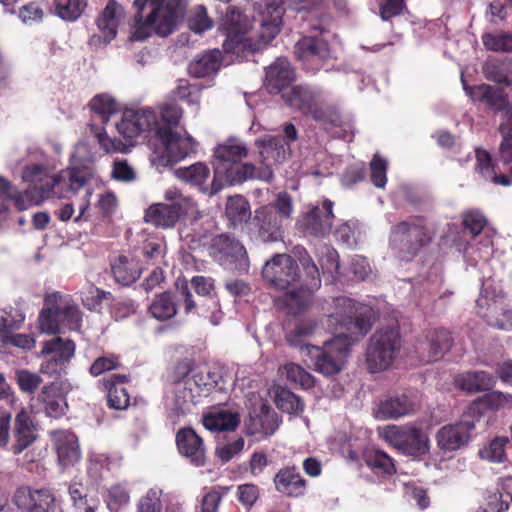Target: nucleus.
Segmentation results:
<instances>
[{"instance_id": "obj_1", "label": "nucleus", "mask_w": 512, "mask_h": 512, "mask_svg": "<svg viewBox=\"0 0 512 512\" xmlns=\"http://www.w3.org/2000/svg\"><path fill=\"white\" fill-rule=\"evenodd\" d=\"M324 309L327 313V326L336 335L326 341L322 348L305 343L315 329L311 320L298 323L288 333L287 341L291 346L306 349L313 359L315 369L329 376L342 369L350 347L370 330L373 311L370 306L356 303L348 297L334 298Z\"/></svg>"}, {"instance_id": "obj_2", "label": "nucleus", "mask_w": 512, "mask_h": 512, "mask_svg": "<svg viewBox=\"0 0 512 512\" xmlns=\"http://www.w3.org/2000/svg\"><path fill=\"white\" fill-rule=\"evenodd\" d=\"M21 180L27 188L18 191L8 179L0 176V191L13 197L17 209L26 210L54 196L65 197V192L79 191L85 185L87 175L74 167L55 173V168L49 162L41 161L25 165Z\"/></svg>"}, {"instance_id": "obj_3", "label": "nucleus", "mask_w": 512, "mask_h": 512, "mask_svg": "<svg viewBox=\"0 0 512 512\" xmlns=\"http://www.w3.org/2000/svg\"><path fill=\"white\" fill-rule=\"evenodd\" d=\"M253 13L258 17L259 29L252 32L253 21L247 12L231 8L222 19L221 28L226 33L223 49L226 53L242 49L259 50L280 32L284 14L283 0H255Z\"/></svg>"}, {"instance_id": "obj_4", "label": "nucleus", "mask_w": 512, "mask_h": 512, "mask_svg": "<svg viewBox=\"0 0 512 512\" xmlns=\"http://www.w3.org/2000/svg\"><path fill=\"white\" fill-rule=\"evenodd\" d=\"M281 94L288 106L310 115L327 130L345 125L339 110L335 106L329 105L319 92L308 87L295 86L287 88Z\"/></svg>"}, {"instance_id": "obj_5", "label": "nucleus", "mask_w": 512, "mask_h": 512, "mask_svg": "<svg viewBox=\"0 0 512 512\" xmlns=\"http://www.w3.org/2000/svg\"><path fill=\"white\" fill-rule=\"evenodd\" d=\"M248 154L244 143L237 139H228L214 150L213 167L216 178L233 185L254 178L255 166L241 163Z\"/></svg>"}, {"instance_id": "obj_6", "label": "nucleus", "mask_w": 512, "mask_h": 512, "mask_svg": "<svg viewBox=\"0 0 512 512\" xmlns=\"http://www.w3.org/2000/svg\"><path fill=\"white\" fill-rule=\"evenodd\" d=\"M285 138L264 135L255 141L259 158L264 165L262 169L255 168L254 178L269 181L273 177L272 166L284 162L291 154L289 142L297 139V130L293 124L284 126Z\"/></svg>"}, {"instance_id": "obj_7", "label": "nucleus", "mask_w": 512, "mask_h": 512, "mask_svg": "<svg viewBox=\"0 0 512 512\" xmlns=\"http://www.w3.org/2000/svg\"><path fill=\"white\" fill-rule=\"evenodd\" d=\"M164 199L170 204L156 203L145 213V221L161 228L174 227L181 216L193 215L197 207L193 199L178 188L170 187L164 192Z\"/></svg>"}, {"instance_id": "obj_8", "label": "nucleus", "mask_w": 512, "mask_h": 512, "mask_svg": "<svg viewBox=\"0 0 512 512\" xmlns=\"http://www.w3.org/2000/svg\"><path fill=\"white\" fill-rule=\"evenodd\" d=\"M430 240L431 234L423 220L414 218L402 221L392 228L389 245L395 257L409 261Z\"/></svg>"}, {"instance_id": "obj_9", "label": "nucleus", "mask_w": 512, "mask_h": 512, "mask_svg": "<svg viewBox=\"0 0 512 512\" xmlns=\"http://www.w3.org/2000/svg\"><path fill=\"white\" fill-rule=\"evenodd\" d=\"M401 349V338L396 328L377 330L366 351V362L371 372H381L390 368Z\"/></svg>"}, {"instance_id": "obj_10", "label": "nucleus", "mask_w": 512, "mask_h": 512, "mask_svg": "<svg viewBox=\"0 0 512 512\" xmlns=\"http://www.w3.org/2000/svg\"><path fill=\"white\" fill-rule=\"evenodd\" d=\"M158 139L160 145L150 155V162L157 170L171 166L195 153L198 145L190 135H180L167 128Z\"/></svg>"}, {"instance_id": "obj_11", "label": "nucleus", "mask_w": 512, "mask_h": 512, "mask_svg": "<svg viewBox=\"0 0 512 512\" xmlns=\"http://www.w3.org/2000/svg\"><path fill=\"white\" fill-rule=\"evenodd\" d=\"M379 435L404 455L422 456L429 452L428 434L414 425H389L379 428Z\"/></svg>"}, {"instance_id": "obj_12", "label": "nucleus", "mask_w": 512, "mask_h": 512, "mask_svg": "<svg viewBox=\"0 0 512 512\" xmlns=\"http://www.w3.org/2000/svg\"><path fill=\"white\" fill-rule=\"evenodd\" d=\"M115 128L126 139L147 137L151 134L159 138L165 130L158 114L151 108L125 111L121 120L115 123Z\"/></svg>"}, {"instance_id": "obj_13", "label": "nucleus", "mask_w": 512, "mask_h": 512, "mask_svg": "<svg viewBox=\"0 0 512 512\" xmlns=\"http://www.w3.org/2000/svg\"><path fill=\"white\" fill-rule=\"evenodd\" d=\"M187 2V0H168L167 2L148 0L144 8L150 9L147 16L154 27V32L162 37L169 35L183 17Z\"/></svg>"}, {"instance_id": "obj_14", "label": "nucleus", "mask_w": 512, "mask_h": 512, "mask_svg": "<svg viewBox=\"0 0 512 512\" xmlns=\"http://www.w3.org/2000/svg\"><path fill=\"white\" fill-rule=\"evenodd\" d=\"M210 255L227 269L246 272L249 260L244 246L228 235L215 236L209 248Z\"/></svg>"}, {"instance_id": "obj_15", "label": "nucleus", "mask_w": 512, "mask_h": 512, "mask_svg": "<svg viewBox=\"0 0 512 512\" xmlns=\"http://www.w3.org/2000/svg\"><path fill=\"white\" fill-rule=\"evenodd\" d=\"M476 424V419L467 410L459 422L444 425L436 432L437 447L443 453L459 450L470 441Z\"/></svg>"}, {"instance_id": "obj_16", "label": "nucleus", "mask_w": 512, "mask_h": 512, "mask_svg": "<svg viewBox=\"0 0 512 512\" xmlns=\"http://www.w3.org/2000/svg\"><path fill=\"white\" fill-rule=\"evenodd\" d=\"M75 343L70 339L55 337L45 341L40 356L47 357L40 365V372L49 376L60 374L75 354Z\"/></svg>"}, {"instance_id": "obj_17", "label": "nucleus", "mask_w": 512, "mask_h": 512, "mask_svg": "<svg viewBox=\"0 0 512 512\" xmlns=\"http://www.w3.org/2000/svg\"><path fill=\"white\" fill-rule=\"evenodd\" d=\"M262 275L273 287L280 290L293 287L300 278L296 261L287 254H277L267 261Z\"/></svg>"}, {"instance_id": "obj_18", "label": "nucleus", "mask_w": 512, "mask_h": 512, "mask_svg": "<svg viewBox=\"0 0 512 512\" xmlns=\"http://www.w3.org/2000/svg\"><path fill=\"white\" fill-rule=\"evenodd\" d=\"M477 313L489 326L500 330H512V309L498 295L490 296L487 291L476 301Z\"/></svg>"}, {"instance_id": "obj_19", "label": "nucleus", "mask_w": 512, "mask_h": 512, "mask_svg": "<svg viewBox=\"0 0 512 512\" xmlns=\"http://www.w3.org/2000/svg\"><path fill=\"white\" fill-rule=\"evenodd\" d=\"M302 265L310 281L306 284V287L301 286L297 290L293 288L283 296L284 306L293 314L300 312L309 305L313 290L320 286L319 268L317 265L310 257L302 259Z\"/></svg>"}, {"instance_id": "obj_20", "label": "nucleus", "mask_w": 512, "mask_h": 512, "mask_svg": "<svg viewBox=\"0 0 512 512\" xmlns=\"http://www.w3.org/2000/svg\"><path fill=\"white\" fill-rule=\"evenodd\" d=\"M14 503L21 512H61L55 496L49 490L17 489Z\"/></svg>"}, {"instance_id": "obj_21", "label": "nucleus", "mask_w": 512, "mask_h": 512, "mask_svg": "<svg viewBox=\"0 0 512 512\" xmlns=\"http://www.w3.org/2000/svg\"><path fill=\"white\" fill-rule=\"evenodd\" d=\"M170 379L171 387L166 396V405L177 414H184L196 404L200 396L191 386V381L185 380L173 368Z\"/></svg>"}, {"instance_id": "obj_22", "label": "nucleus", "mask_w": 512, "mask_h": 512, "mask_svg": "<svg viewBox=\"0 0 512 512\" xmlns=\"http://www.w3.org/2000/svg\"><path fill=\"white\" fill-rule=\"evenodd\" d=\"M452 338L445 329L428 330L416 343L415 349L421 361L432 362L441 359L449 351Z\"/></svg>"}, {"instance_id": "obj_23", "label": "nucleus", "mask_w": 512, "mask_h": 512, "mask_svg": "<svg viewBox=\"0 0 512 512\" xmlns=\"http://www.w3.org/2000/svg\"><path fill=\"white\" fill-rule=\"evenodd\" d=\"M71 389L68 380L55 381L42 387L37 400L43 405L48 417L59 418L65 414L68 407L66 395Z\"/></svg>"}, {"instance_id": "obj_24", "label": "nucleus", "mask_w": 512, "mask_h": 512, "mask_svg": "<svg viewBox=\"0 0 512 512\" xmlns=\"http://www.w3.org/2000/svg\"><path fill=\"white\" fill-rule=\"evenodd\" d=\"M126 13L124 8L115 0H110L96 20L100 36H93L91 41L102 38L105 44L110 43L117 36L118 28L124 23Z\"/></svg>"}, {"instance_id": "obj_25", "label": "nucleus", "mask_w": 512, "mask_h": 512, "mask_svg": "<svg viewBox=\"0 0 512 512\" xmlns=\"http://www.w3.org/2000/svg\"><path fill=\"white\" fill-rule=\"evenodd\" d=\"M175 371L191 381V386L201 397L211 391L218 382V375L211 372L207 366L192 367L188 359L182 360L175 365Z\"/></svg>"}, {"instance_id": "obj_26", "label": "nucleus", "mask_w": 512, "mask_h": 512, "mask_svg": "<svg viewBox=\"0 0 512 512\" xmlns=\"http://www.w3.org/2000/svg\"><path fill=\"white\" fill-rule=\"evenodd\" d=\"M174 175L177 179L192 186H197L203 193L209 195L216 194L223 184V181L220 178H216L214 174L211 186H207L205 183L210 177V170L206 164L201 162L194 163L188 167H180L174 171Z\"/></svg>"}, {"instance_id": "obj_27", "label": "nucleus", "mask_w": 512, "mask_h": 512, "mask_svg": "<svg viewBox=\"0 0 512 512\" xmlns=\"http://www.w3.org/2000/svg\"><path fill=\"white\" fill-rule=\"evenodd\" d=\"M283 221L272 206L264 205L255 210L252 223L258 227V236L262 241L272 242L282 238Z\"/></svg>"}, {"instance_id": "obj_28", "label": "nucleus", "mask_w": 512, "mask_h": 512, "mask_svg": "<svg viewBox=\"0 0 512 512\" xmlns=\"http://www.w3.org/2000/svg\"><path fill=\"white\" fill-rule=\"evenodd\" d=\"M245 427L247 433L255 436L257 440L269 437L273 435L279 427L277 414L262 403L259 410L255 409L250 412Z\"/></svg>"}, {"instance_id": "obj_29", "label": "nucleus", "mask_w": 512, "mask_h": 512, "mask_svg": "<svg viewBox=\"0 0 512 512\" xmlns=\"http://www.w3.org/2000/svg\"><path fill=\"white\" fill-rule=\"evenodd\" d=\"M51 437L61 466L68 467L80 460L78 439L72 432L56 430L51 432Z\"/></svg>"}, {"instance_id": "obj_30", "label": "nucleus", "mask_w": 512, "mask_h": 512, "mask_svg": "<svg viewBox=\"0 0 512 512\" xmlns=\"http://www.w3.org/2000/svg\"><path fill=\"white\" fill-rule=\"evenodd\" d=\"M48 305H57L63 328L79 330L82 324V313L68 295L54 292L47 295Z\"/></svg>"}, {"instance_id": "obj_31", "label": "nucleus", "mask_w": 512, "mask_h": 512, "mask_svg": "<svg viewBox=\"0 0 512 512\" xmlns=\"http://www.w3.org/2000/svg\"><path fill=\"white\" fill-rule=\"evenodd\" d=\"M294 79L290 62L286 58H278L267 68L265 84L271 93H282Z\"/></svg>"}, {"instance_id": "obj_32", "label": "nucleus", "mask_w": 512, "mask_h": 512, "mask_svg": "<svg viewBox=\"0 0 512 512\" xmlns=\"http://www.w3.org/2000/svg\"><path fill=\"white\" fill-rule=\"evenodd\" d=\"M333 203L324 200L321 206L313 207L303 218V225L312 234L323 236L331 230Z\"/></svg>"}, {"instance_id": "obj_33", "label": "nucleus", "mask_w": 512, "mask_h": 512, "mask_svg": "<svg viewBox=\"0 0 512 512\" xmlns=\"http://www.w3.org/2000/svg\"><path fill=\"white\" fill-rule=\"evenodd\" d=\"M176 443L182 455L195 466L205 463V448L202 439L190 428L181 429L176 435Z\"/></svg>"}, {"instance_id": "obj_34", "label": "nucleus", "mask_w": 512, "mask_h": 512, "mask_svg": "<svg viewBox=\"0 0 512 512\" xmlns=\"http://www.w3.org/2000/svg\"><path fill=\"white\" fill-rule=\"evenodd\" d=\"M87 175V181L83 187L79 190H83V196L79 199H76L73 203H65L63 204L58 212L57 216L61 221H68L73 218L74 222L78 223L81 221H88V209L90 206V197L92 195V191L89 187V181L92 178L91 174L84 172Z\"/></svg>"}, {"instance_id": "obj_35", "label": "nucleus", "mask_w": 512, "mask_h": 512, "mask_svg": "<svg viewBox=\"0 0 512 512\" xmlns=\"http://www.w3.org/2000/svg\"><path fill=\"white\" fill-rule=\"evenodd\" d=\"M14 436L13 451L15 454H19L29 447L37 437L36 426L26 409H21L15 417Z\"/></svg>"}, {"instance_id": "obj_36", "label": "nucleus", "mask_w": 512, "mask_h": 512, "mask_svg": "<svg viewBox=\"0 0 512 512\" xmlns=\"http://www.w3.org/2000/svg\"><path fill=\"white\" fill-rule=\"evenodd\" d=\"M414 410L413 402L406 395H398L381 401L374 411L379 420L395 419Z\"/></svg>"}, {"instance_id": "obj_37", "label": "nucleus", "mask_w": 512, "mask_h": 512, "mask_svg": "<svg viewBox=\"0 0 512 512\" xmlns=\"http://www.w3.org/2000/svg\"><path fill=\"white\" fill-rule=\"evenodd\" d=\"M240 423L239 414L224 408H215L203 417V425L207 430L232 431Z\"/></svg>"}, {"instance_id": "obj_38", "label": "nucleus", "mask_w": 512, "mask_h": 512, "mask_svg": "<svg viewBox=\"0 0 512 512\" xmlns=\"http://www.w3.org/2000/svg\"><path fill=\"white\" fill-rule=\"evenodd\" d=\"M274 483L277 491L287 496L299 497L304 495L306 482L295 469L285 468L280 470Z\"/></svg>"}, {"instance_id": "obj_39", "label": "nucleus", "mask_w": 512, "mask_h": 512, "mask_svg": "<svg viewBox=\"0 0 512 512\" xmlns=\"http://www.w3.org/2000/svg\"><path fill=\"white\" fill-rule=\"evenodd\" d=\"M221 65V52L212 50L195 58L188 67L189 74L196 78L214 75Z\"/></svg>"}, {"instance_id": "obj_40", "label": "nucleus", "mask_w": 512, "mask_h": 512, "mask_svg": "<svg viewBox=\"0 0 512 512\" xmlns=\"http://www.w3.org/2000/svg\"><path fill=\"white\" fill-rule=\"evenodd\" d=\"M295 54L302 61L325 59L329 56L327 42L313 37H303L295 46Z\"/></svg>"}, {"instance_id": "obj_41", "label": "nucleus", "mask_w": 512, "mask_h": 512, "mask_svg": "<svg viewBox=\"0 0 512 512\" xmlns=\"http://www.w3.org/2000/svg\"><path fill=\"white\" fill-rule=\"evenodd\" d=\"M486 406L492 410L499 409H511L512 408V396L498 391H493L486 394L478 401H475L469 408L468 411L476 419L480 421L482 414L481 409Z\"/></svg>"}, {"instance_id": "obj_42", "label": "nucleus", "mask_w": 512, "mask_h": 512, "mask_svg": "<svg viewBox=\"0 0 512 512\" xmlns=\"http://www.w3.org/2000/svg\"><path fill=\"white\" fill-rule=\"evenodd\" d=\"M494 383V377L484 371L463 373L455 379L456 386L469 393L488 390Z\"/></svg>"}, {"instance_id": "obj_43", "label": "nucleus", "mask_w": 512, "mask_h": 512, "mask_svg": "<svg viewBox=\"0 0 512 512\" xmlns=\"http://www.w3.org/2000/svg\"><path fill=\"white\" fill-rule=\"evenodd\" d=\"M69 495L75 512H96L100 506L98 496L80 483L70 485Z\"/></svg>"}, {"instance_id": "obj_44", "label": "nucleus", "mask_w": 512, "mask_h": 512, "mask_svg": "<svg viewBox=\"0 0 512 512\" xmlns=\"http://www.w3.org/2000/svg\"><path fill=\"white\" fill-rule=\"evenodd\" d=\"M112 273L118 283L129 285L140 277L141 269L135 259L119 256L112 264Z\"/></svg>"}, {"instance_id": "obj_45", "label": "nucleus", "mask_w": 512, "mask_h": 512, "mask_svg": "<svg viewBox=\"0 0 512 512\" xmlns=\"http://www.w3.org/2000/svg\"><path fill=\"white\" fill-rule=\"evenodd\" d=\"M485 77L493 82L511 85L512 84V61L505 60H488L483 66Z\"/></svg>"}, {"instance_id": "obj_46", "label": "nucleus", "mask_w": 512, "mask_h": 512, "mask_svg": "<svg viewBox=\"0 0 512 512\" xmlns=\"http://www.w3.org/2000/svg\"><path fill=\"white\" fill-rule=\"evenodd\" d=\"M91 111L104 123L119 113L120 105L116 99L107 93L95 95L89 102Z\"/></svg>"}, {"instance_id": "obj_47", "label": "nucleus", "mask_w": 512, "mask_h": 512, "mask_svg": "<svg viewBox=\"0 0 512 512\" xmlns=\"http://www.w3.org/2000/svg\"><path fill=\"white\" fill-rule=\"evenodd\" d=\"M125 380L124 375H113L107 381L109 406L117 410L125 409L129 405L128 392L122 386Z\"/></svg>"}, {"instance_id": "obj_48", "label": "nucleus", "mask_w": 512, "mask_h": 512, "mask_svg": "<svg viewBox=\"0 0 512 512\" xmlns=\"http://www.w3.org/2000/svg\"><path fill=\"white\" fill-rule=\"evenodd\" d=\"M225 213L230 223L235 227L247 222L251 217L250 205L240 195L228 198Z\"/></svg>"}, {"instance_id": "obj_49", "label": "nucleus", "mask_w": 512, "mask_h": 512, "mask_svg": "<svg viewBox=\"0 0 512 512\" xmlns=\"http://www.w3.org/2000/svg\"><path fill=\"white\" fill-rule=\"evenodd\" d=\"M25 322V314L17 307L0 310V340L5 341L12 330L21 328Z\"/></svg>"}, {"instance_id": "obj_50", "label": "nucleus", "mask_w": 512, "mask_h": 512, "mask_svg": "<svg viewBox=\"0 0 512 512\" xmlns=\"http://www.w3.org/2000/svg\"><path fill=\"white\" fill-rule=\"evenodd\" d=\"M149 313L159 321H165L174 317L177 313V304L170 293H162L152 301Z\"/></svg>"}, {"instance_id": "obj_51", "label": "nucleus", "mask_w": 512, "mask_h": 512, "mask_svg": "<svg viewBox=\"0 0 512 512\" xmlns=\"http://www.w3.org/2000/svg\"><path fill=\"white\" fill-rule=\"evenodd\" d=\"M60 315L57 312V305H48L47 296L44 299V307L38 316V329L44 334H56L62 329Z\"/></svg>"}, {"instance_id": "obj_52", "label": "nucleus", "mask_w": 512, "mask_h": 512, "mask_svg": "<svg viewBox=\"0 0 512 512\" xmlns=\"http://www.w3.org/2000/svg\"><path fill=\"white\" fill-rule=\"evenodd\" d=\"M365 463L377 474L391 475L394 464L391 458L383 451L367 449L364 453Z\"/></svg>"}, {"instance_id": "obj_53", "label": "nucleus", "mask_w": 512, "mask_h": 512, "mask_svg": "<svg viewBox=\"0 0 512 512\" xmlns=\"http://www.w3.org/2000/svg\"><path fill=\"white\" fill-rule=\"evenodd\" d=\"M108 509L111 512H119L130 501V494L126 483L111 485L104 496Z\"/></svg>"}, {"instance_id": "obj_54", "label": "nucleus", "mask_w": 512, "mask_h": 512, "mask_svg": "<svg viewBox=\"0 0 512 512\" xmlns=\"http://www.w3.org/2000/svg\"><path fill=\"white\" fill-rule=\"evenodd\" d=\"M482 42L486 49L495 52L512 51V34L504 31H494L485 33L482 36Z\"/></svg>"}, {"instance_id": "obj_55", "label": "nucleus", "mask_w": 512, "mask_h": 512, "mask_svg": "<svg viewBox=\"0 0 512 512\" xmlns=\"http://www.w3.org/2000/svg\"><path fill=\"white\" fill-rule=\"evenodd\" d=\"M279 374L301 387L308 389L314 385L313 376L295 363H287L279 368Z\"/></svg>"}, {"instance_id": "obj_56", "label": "nucleus", "mask_w": 512, "mask_h": 512, "mask_svg": "<svg viewBox=\"0 0 512 512\" xmlns=\"http://www.w3.org/2000/svg\"><path fill=\"white\" fill-rule=\"evenodd\" d=\"M275 403L280 410L289 414H298L304 409V404L299 397L284 388L277 389Z\"/></svg>"}, {"instance_id": "obj_57", "label": "nucleus", "mask_w": 512, "mask_h": 512, "mask_svg": "<svg viewBox=\"0 0 512 512\" xmlns=\"http://www.w3.org/2000/svg\"><path fill=\"white\" fill-rule=\"evenodd\" d=\"M87 6V0H57L56 14L67 21L78 19Z\"/></svg>"}, {"instance_id": "obj_58", "label": "nucleus", "mask_w": 512, "mask_h": 512, "mask_svg": "<svg viewBox=\"0 0 512 512\" xmlns=\"http://www.w3.org/2000/svg\"><path fill=\"white\" fill-rule=\"evenodd\" d=\"M213 20L208 16L207 9L203 5L194 7L188 18V27L194 33L201 34L212 29Z\"/></svg>"}, {"instance_id": "obj_59", "label": "nucleus", "mask_w": 512, "mask_h": 512, "mask_svg": "<svg viewBox=\"0 0 512 512\" xmlns=\"http://www.w3.org/2000/svg\"><path fill=\"white\" fill-rule=\"evenodd\" d=\"M163 491L158 487L150 488L138 501V512H162Z\"/></svg>"}, {"instance_id": "obj_60", "label": "nucleus", "mask_w": 512, "mask_h": 512, "mask_svg": "<svg viewBox=\"0 0 512 512\" xmlns=\"http://www.w3.org/2000/svg\"><path fill=\"white\" fill-rule=\"evenodd\" d=\"M110 464V458L106 454L93 452L89 456L87 473L93 480L98 481L110 469Z\"/></svg>"}, {"instance_id": "obj_61", "label": "nucleus", "mask_w": 512, "mask_h": 512, "mask_svg": "<svg viewBox=\"0 0 512 512\" xmlns=\"http://www.w3.org/2000/svg\"><path fill=\"white\" fill-rule=\"evenodd\" d=\"M138 10L139 12L135 15V22L131 28L130 35L128 37L130 41H144L147 38H149L154 32V27L149 21V17L146 16V18L144 19L143 16L141 15V12L144 9L140 10L138 8Z\"/></svg>"}, {"instance_id": "obj_62", "label": "nucleus", "mask_w": 512, "mask_h": 512, "mask_svg": "<svg viewBox=\"0 0 512 512\" xmlns=\"http://www.w3.org/2000/svg\"><path fill=\"white\" fill-rule=\"evenodd\" d=\"M15 379L20 390L25 393H34L42 383L40 375L27 369L17 370Z\"/></svg>"}, {"instance_id": "obj_63", "label": "nucleus", "mask_w": 512, "mask_h": 512, "mask_svg": "<svg viewBox=\"0 0 512 512\" xmlns=\"http://www.w3.org/2000/svg\"><path fill=\"white\" fill-rule=\"evenodd\" d=\"M508 442L507 438H495L487 446L479 451L482 459L491 462H502L505 457L504 447Z\"/></svg>"}, {"instance_id": "obj_64", "label": "nucleus", "mask_w": 512, "mask_h": 512, "mask_svg": "<svg viewBox=\"0 0 512 512\" xmlns=\"http://www.w3.org/2000/svg\"><path fill=\"white\" fill-rule=\"evenodd\" d=\"M111 294L109 292L102 291L93 285H89L85 291L82 292V302L85 307L92 311H98L101 307V303L104 300H109Z\"/></svg>"}]
</instances>
